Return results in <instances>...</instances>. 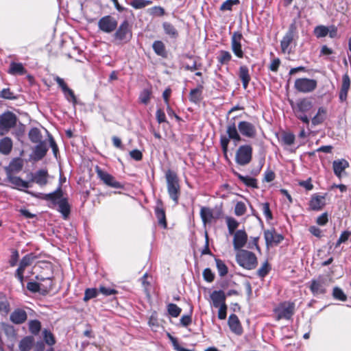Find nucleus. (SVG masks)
Wrapping results in <instances>:
<instances>
[{"mask_svg":"<svg viewBox=\"0 0 351 351\" xmlns=\"http://www.w3.org/2000/svg\"><path fill=\"white\" fill-rule=\"evenodd\" d=\"M290 104L296 117L308 127L310 123V119L306 114L309 112L313 107L312 100L309 98H303L298 99L295 103L291 101Z\"/></svg>","mask_w":351,"mask_h":351,"instance_id":"obj_1","label":"nucleus"},{"mask_svg":"<svg viewBox=\"0 0 351 351\" xmlns=\"http://www.w3.org/2000/svg\"><path fill=\"white\" fill-rule=\"evenodd\" d=\"M167 189L169 197L178 204L181 194L179 179L176 172L169 169L165 173Z\"/></svg>","mask_w":351,"mask_h":351,"instance_id":"obj_2","label":"nucleus"},{"mask_svg":"<svg viewBox=\"0 0 351 351\" xmlns=\"http://www.w3.org/2000/svg\"><path fill=\"white\" fill-rule=\"evenodd\" d=\"M236 260L241 267L248 270L254 269L258 263L256 255L245 250H240L237 252Z\"/></svg>","mask_w":351,"mask_h":351,"instance_id":"obj_3","label":"nucleus"},{"mask_svg":"<svg viewBox=\"0 0 351 351\" xmlns=\"http://www.w3.org/2000/svg\"><path fill=\"white\" fill-rule=\"evenodd\" d=\"M17 117L10 111H7L0 115V136L7 134L14 128L17 122Z\"/></svg>","mask_w":351,"mask_h":351,"instance_id":"obj_4","label":"nucleus"},{"mask_svg":"<svg viewBox=\"0 0 351 351\" xmlns=\"http://www.w3.org/2000/svg\"><path fill=\"white\" fill-rule=\"evenodd\" d=\"M276 315V319H291L295 311V304L293 302H282L280 303L274 310Z\"/></svg>","mask_w":351,"mask_h":351,"instance_id":"obj_5","label":"nucleus"},{"mask_svg":"<svg viewBox=\"0 0 351 351\" xmlns=\"http://www.w3.org/2000/svg\"><path fill=\"white\" fill-rule=\"evenodd\" d=\"M95 172L97 177L104 184L113 189H123L124 185L116 180L115 178L107 171L102 170L98 166L95 167Z\"/></svg>","mask_w":351,"mask_h":351,"instance_id":"obj_6","label":"nucleus"},{"mask_svg":"<svg viewBox=\"0 0 351 351\" xmlns=\"http://www.w3.org/2000/svg\"><path fill=\"white\" fill-rule=\"evenodd\" d=\"M252 158V147L249 145L240 146L235 156L236 162L241 166L249 164Z\"/></svg>","mask_w":351,"mask_h":351,"instance_id":"obj_7","label":"nucleus"},{"mask_svg":"<svg viewBox=\"0 0 351 351\" xmlns=\"http://www.w3.org/2000/svg\"><path fill=\"white\" fill-rule=\"evenodd\" d=\"M298 37L297 29L295 24L292 23L287 32L280 42L281 51L283 53H291L290 45Z\"/></svg>","mask_w":351,"mask_h":351,"instance_id":"obj_8","label":"nucleus"},{"mask_svg":"<svg viewBox=\"0 0 351 351\" xmlns=\"http://www.w3.org/2000/svg\"><path fill=\"white\" fill-rule=\"evenodd\" d=\"M308 285V288L314 296L324 295L326 293V280L322 276L312 279Z\"/></svg>","mask_w":351,"mask_h":351,"instance_id":"obj_9","label":"nucleus"},{"mask_svg":"<svg viewBox=\"0 0 351 351\" xmlns=\"http://www.w3.org/2000/svg\"><path fill=\"white\" fill-rule=\"evenodd\" d=\"M25 193L31 195L34 197L46 201H50L53 205H56L58 202L62 197V191L60 185L56 191L49 193H35L30 191H25Z\"/></svg>","mask_w":351,"mask_h":351,"instance_id":"obj_10","label":"nucleus"},{"mask_svg":"<svg viewBox=\"0 0 351 351\" xmlns=\"http://www.w3.org/2000/svg\"><path fill=\"white\" fill-rule=\"evenodd\" d=\"M317 82L315 80L306 77L297 79L294 84L295 88L298 91L304 93L313 92L317 88Z\"/></svg>","mask_w":351,"mask_h":351,"instance_id":"obj_11","label":"nucleus"},{"mask_svg":"<svg viewBox=\"0 0 351 351\" xmlns=\"http://www.w3.org/2000/svg\"><path fill=\"white\" fill-rule=\"evenodd\" d=\"M36 258L37 256L34 253H29L23 256L21 260L19 266L16 271L15 276L21 283L24 280L23 273L25 268L31 265Z\"/></svg>","mask_w":351,"mask_h":351,"instance_id":"obj_12","label":"nucleus"},{"mask_svg":"<svg viewBox=\"0 0 351 351\" xmlns=\"http://www.w3.org/2000/svg\"><path fill=\"white\" fill-rule=\"evenodd\" d=\"M238 129L241 135L247 138H254L257 134L255 125L246 121H240L238 124Z\"/></svg>","mask_w":351,"mask_h":351,"instance_id":"obj_13","label":"nucleus"},{"mask_svg":"<svg viewBox=\"0 0 351 351\" xmlns=\"http://www.w3.org/2000/svg\"><path fill=\"white\" fill-rule=\"evenodd\" d=\"M314 34L318 38L325 37L328 34L332 38L337 36V29L335 25H318L314 29Z\"/></svg>","mask_w":351,"mask_h":351,"instance_id":"obj_14","label":"nucleus"},{"mask_svg":"<svg viewBox=\"0 0 351 351\" xmlns=\"http://www.w3.org/2000/svg\"><path fill=\"white\" fill-rule=\"evenodd\" d=\"M6 179L12 184V187L17 190L25 192L26 190L25 189H27L30 186L28 182L22 180L20 177L13 176L10 172H7Z\"/></svg>","mask_w":351,"mask_h":351,"instance_id":"obj_15","label":"nucleus"},{"mask_svg":"<svg viewBox=\"0 0 351 351\" xmlns=\"http://www.w3.org/2000/svg\"><path fill=\"white\" fill-rule=\"evenodd\" d=\"M54 80L61 88L66 99L69 101H71L73 104H75L77 103V98L73 91L68 87L64 80L58 76H56L54 77Z\"/></svg>","mask_w":351,"mask_h":351,"instance_id":"obj_16","label":"nucleus"},{"mask_svg":"<svg viewBox=\"0 0 351 351\" xmlns=\"http://www.w3.org/2000/svg\"><path fill=\"white\" fill-rule=\"evenodd\" d=\"M155 215L158 219V224L163 228H166L167 223L166 220V214L163 203L161 199H158L154 208Z\"/></svg>","mask_w":351,"mask_h":351,"instance_id":"obj_17","label":"nucleus"},{"mask_svg":"<svg viewBox=\"0 0 351 351\" xmlns=\"http://www.w3.org/2000/svg\"><path fill=\"white\" fill-rule=\"evenodd\" d=\"M233 234V246L235 250L239 251L246 244L247 235L244 230H239Z\"/></svg>","mask_w":351,"mask_h":351,"instance_id":"obj_18","label":"nucleus"},{"mask_svg":"<svg viewBox=\"0 0 351 351\" xmlns=\"http://www.w3.org/2000/svg\"><path fill=\"white\" fill-rule=\"evenodd\" d=\"M115 38L121 41H128L132 37L129 23H121L114 34Z\"/></svg>","mask_w":351,"mask_h":351,"instance_id":"obj_19","label":"nucleus"},{"mask_svg":"<svg viewBox=\"0 0 351 351\" xmlns=\"http://www.w3.org/2000/svg\"><path fill=\"white\" fill-rule=\"evenodd\" d=\"M27 318V313L21 308L15 309L10 316V321L15 324H21L24 323Z\"/></svg>","mask_w":351,"mask_h":351,"instance_id":"obj_20","label":"nucleus"},{"mask_svg":"<svg viewBox=\"0 0 351 351\" xmlns=\"http://www.w3.org/2000/svg\"><path fill=\"white\" fill-rule=\"evenodd\" d=\"M326 204L325 196L313 195L309 202V206L313 210H320Z\"/></svg>","mask_w":351,"mask_h":351,"instance_id":"obj_21","label":"nucleus"},{"mask_svg":"<svg viewBox=\"0 0 351 351\" xmlns=\"http://www.w3.org/2000/svg\"><path fill=\"white\" fill-rule=\"evenodd\" d=\"M228 325L230 330L237 335H241L243 328L240 321L235 314H232L228 318Z\"/></svg>","mask_w":351,"mask_h":351,"instance_id":"obj_22","label":"nucleus"},{"mask_svg":"<svg viewBox=\"0 0 351 351\" xmlns=\"http://www.w3.org/2000/svg\"><path fill=\"white\" fill-rule=\"evenodd\" d=\"M210 297L213 302V305L215 308H218L223 304H226V295L221 290L213 291Z\"/></svg>","mask_w":351,"mask_h":351,"instance_id":"obj_23","label":"nucleus"},{"mask_svg":"<svg viewBox=\"0 0 351 351\" xmlns=\"http://www.w3.org/2000/svg\"><path fill=\"white\" fill-rule=\"evenodd\" d=\"M350 87V79L348 74H345L342 77V84L339 93V99L341 101L346 99L348 90Z\"/></svg>","mask_w":351,"mask_h":351,"instance_id":"obj_24","label":"nucleus"},{"mask_svg":"<svg viewBox=\"0 0 351 351\" xmlns=\"http://www.w3.org/2000/svg\"><path fill=\"white\" fill-rule=\"evenodd\" d=\"M47 171L43 169L38 170L32 175V181L40 186H45L47 183Z\"/></svg>","mask_w":351,"mask_h":351,"instance_id":"obj_25","label":"nucleus"},{"mask_svg":"<svg viewBox=\"0 0 351 351\" xmlns=\"http://www.w3.org/2000/svg\"><path fill=\"white\" fill-rule=\"evenodd\" d=\"M239 77L241 79L244 89L248 86L251 77L249 73V69L247 66L242 65L239 67Z\"/></svg>","mask_w":351,"mask_h":351,"instance_id":"obj_26","label":"nucleus"},{"mask_svg":"<svg viewBox=\"0 0 351 351\" xmlns=\"http://www.w3.org/2000/svg\"><path fill=\"white\" fill-rule=\"evenodd\" d=\"M349 166L347 160L344 159L335 160L332 163V167L335 174L338 177H341L342 172Z\"/></svg>","mask_w":351,"mask_h":351,"instance_id":"obj_27","label":"nucleus"},{"mask_svg":"<svg viewBox=\"0 0 351 351\" xmlns=\"http://www.w3.org/2000/svg\"><path fill=\"white\" fill-rule=\"evenodd\" d=\"M327 110L324 107H319L317 114L311 119V125L316 126L322 123L326 119Z\"/></svg>","mask_w":351,"mask_h":351,"instance_id":"obj_28","label":"nucleus"},{"mask_svg":"<svg viewBox=\"0 0 351 351\" xmlns=\"http://www.w3.org/2000/svg\"><path fill=\"white\" fill-rule=\"evenodd\" d=\"M27 72L22 63L12 62L10 64L8 73L12 75H23Z\"/></svg>","mask_w":351,"mask_h":351,"instance_id":"obj_29","label":"nucleus"},{"mask_svg":"<svg viewBox=\"0 0 351 351\" xmlns=\"http://www.w3.org/2000/svg\"><path fill=\"white\" fill-rule=\"evenodd\" d=\"M226 132L228 138L234 141L235 143L241 141V137L239 134L234 122L230 123L227 127Z\"/></svg>","mask_w":351,"mask_h":351,"instance_id":"obj_30","label":"nucleus"},{"mask_svg":"<svg viewBox=\"0 0 351 351\" xmlns=\"http://www.w3.org/2000/svg\"><path fill=\"white\" fill-rule=\"evenodd\" d=\"M34 344V338L32 336H26L19 343L20 351H29Z\"/></svg>","mask_w":351,"mask_h":351,"instance_id":"obj_31","label":"nucleus"},{"mask_svg":"<svg viewBox=\"0 0 351 351\" xmlns=\"http://www.w3.org/2000/svg\"><path fill=\"white\" fill-rule=\"evenodd\" d=\"M203 85L199 84L197 88L191 90L189 93V100L195 104L199 103L202 99Z\"/></svg>","mask_w":351,"mask_h":351,"instance_id":"obj_32","label":"nucleus"},{"mask_svg":"<svg viewBox=\"0 0 351 351\" xmlns=\"http://www.w3.org/2000/svg\"><path fill=\"white\" fill-rule=\"evenodd\" d=\"M12 141L9 137H4L0 140V153L8 155L12 149Z\"/></svg>","mask_w":351,"mask_h":351,"instance_id":"obj_33","label":"nucleus"},{"mask_svg":"<svg viewBox=\"0 0 351 351\" xmlns=\"http://www.w3.org/2000/svg\"><path fill=\"white\" fill-rule=\"evenodd\" d=\"M48 147L45 142L41 141L38 143V144L35 147L34 151L36 159H42L46 155Z\"/></svg>","mask_w":351,"mask_h":351,"instance_id":"obj_34","label":"nucleus"},{"mask_svg":"<svg viewBox=\"0 0 351 351\" xmlns=\"http://www.w3.org/2000/svg\"><path fill=\"white\" fill-rule=\"evenodd\" d=\"M200 217L204 225L210 223L213 217V210L208 207H202L200 210Z\"/></svg>","mask_w":351,"mask_h":351,"instance_id":"obj_35","label":"nucleus"},{"mask_svg":"<svg viewBox=\"0 0 351 351\" xmlns=\"http://www.w3.org/2000/svg\"><path fill=\"white\" fill-rule=\"evenodd\" d=\"M58 205V211L62 213L64 219H66L70 214V206L66 198L62 197L56 204Z\"/></svg>","mask_w":351,"mask_h":351,"instance_id":"obj_36","label":"nucleus"},{"mask_svg":"<svg viewBox=\"0 0 351 351\" xmlns=\"http://www.w3.org/2000/svg\"><path fill=\"white\" fill-rule=\"evenodd\" d=\"M23 161L20 158L14 159L9 165V167L6 169V173L10 172L11 174L13 173L19 172L23 168Z\"/></svg>","mask_w":351,"mask_h":351,"instance_id":"obj_37","label":"nucleus"},{"mask_svg":"<svg viewBox=\"0 0 351 351\" xmlns=\"http://www.w3.org/2000/svg\"><path fill=\"white\" fill-rule=\"evenodd\" d=\"M234 175L237 176V177L239 179V180L241 181L243 183H244L246 186H250L252 188L258 187L256 179H255L252 177H250V176H243L237 172H234Z\"/></svg>","mask_w":351,"mask_h":351,"instance_id":"obj_38","label":"nucleus"},{"mask_svg":"<svg viewBox=\"0 0 351 351\" xmlns=\"http://www.w3.org/2000/svg\"><path fill=\"white\" fill-rule=\"evenodd\" d=\"M154 52L160 56L166 57L167 51L164 43L160 40H156L152 45Z\"/></svg>","mask_w":351,"mask_h":351,"instance_id":"obj_39","label":"nucleus"},{"mask_svg":"<svg viewBox=\"0 0 351 351\" xmlns=\"http://www.w3.org/2000/svg\"><path fill=\"white\" fill-rule=\"evenodd\" d=\"M240 4V0H226L220 6L219 10L222 12L232 11L234 6Z\"/></svg>","mask_w":351,"mask_h":351,"instance_id":"obj_40","label":"nucleus"},{"mask_svg":"<svg viewBox=\"0 0 351 351\" xmlns=\"http://www.w3.org/2000/svg\"><path fill=\"white\" fill-rule=\"evenodd\" d=\"M29 138L32 143H37L41 142V134L37 128H32L29 132Z\"/></svg>","mask_w":351,"mask_h":351,"instance_id":"obj_41","label":"nucleus"},{"mask_svg":"<svg viewBox=\"0 0 351 351\" xmlns=\"http://www.w3.org/2000/svg\"><path fill=\"white\" fill-rule=\"evenodd\" d=\"M226 220L229 234H234L236 232L235 230L238 228L239 225V222L234 218L231 217H227Z\"/></svg>","mask_w":351,"mask_h":351,"instance_id":"obj_42","label":"nucleus"},{"mask_svg":"<svg viewBox=\"0 0 351 351\" xmlns=\"http://www.w3.org/2000/svg\"><path fill=\"white\" fill-rule=\"evenodd\" d=\"M163 28L166 34L171 38H177L178 32L171 23H163Z\"/></svg>","mask_w":351,"mask_h":351,"instance_id":"obj_43","label":"nucleus"},{"mask_svg":"<svg viewBox=\"0 0 351 351\" xmlns=\"http://www.w3.org/2000/svg\"><path fill=\"white\" fill-rule=\"evenodd\" d=\"M41 329V324L40 322L37 320H31L29 322V332L33 335H38Z\"/></svg>","mask_w":351,"mask_h":351,"instance_id":"obj_44","label":"nucleus"},{"mask_svg":"<svg viewBox=\"0 0 351 351\" xmlns=\"http://www.w3.org/2000/svg\"><path fill=\"white\" fill-rule=\"evenodd\" d=\"M215 262L219 275L221 277L225 276L228 272L227 266L224 262L220 259L215 258Z\"/></svg>","mask_w":351,"mask_h":351,"instance_id":"obj_45","label":"nucleus"},{"mask_svg":"<svg viewBox=\"0 0 351 351\" xmlns=\"http://www.w3.org/2000/svg\"><path fill=\"white\" fill-rule=\"evenodd\" d=\"M332 296L335 300L345 302L347 300V295L344 293L343 291L338 287H335L332 291Z\"/></svg>","mask_w":351,"mask_h":351,"instance_id":"obj_46","label":"nucleus"},{"mask_svg":"<svg viewBox=\"0 0 351 351\" xmlns=\"http://www.w3.org/2000/svg\"><path fill=\"white\" fill-rule=\"evenodd\" d=\"M152 3L149 0H132L130 5L135 9H141L151 5Z\"/></svg>","mask_w":351,"mask_h":351,"instance_id":"obj_47","label":"nucleus"},{"mask_svg":"<svg viewBox=\"0 0 351 351\" xmlns=\"http://www.w3.org/2000/svg\"><path fill=\"white\" fill-rule=\"evenodd\" d=\"M167 311L171 317H178L180 315L182 309L176 304L170 303L167 305Z\"/></svg>","mask_w":351,"mask_h":351,"instance_id":"obj_48","label":"nucleus"},{"mask_svg":"<svg viewBox=\"0 0 351 351\" xmlns=\"http://www.w3.org/2000/svg\"><path fill=\"white\" fill-rule=\"evenodd\" d=\"M232 58V56L230 52L227 51H221L219 52V55L217 57L218 61L221 64H228Z\"/></svg>","mask_w":351,"mask_h":351,"instance_id":"obj_49","label":"nucleus"},{"mask_svg":"<svg viewBox=\"0 0 351 351\" xmlns=\"http://www.w3.org/2000/svg\"><path fill=\"white\" fill-rule=\"evenodd\" d=\"M281 141L284 145H291L295 141V135L291 132H284L282 134Z\"/></svg>","mask_w":351,"mask_h":351,"instance_id":"obj_50","label":"nucleus"},{"mask_svg":"<svg viewBox=\"0 0 351 351\" xmlns=\"http://www.w3.org/2000/svg\"><path fill=\"white\" fill-rule=\"evenodd\" d=\"M43 339L47 344L53 346L56 343L53 335L47 329L43 330Z\"/></svg>","mask_w":351,"mask_h":351,"instance_id":"obj_51","label":"nucleus"},{"mask_svg":"<svg viewBox=\"0 0 351 351\" xmlns=\"http://www.w3.org/2000/svg\"><path fill=\"white\" fill-rule=\"evenodd\" d=\"M275 233L274 230H267L264 232V237L267 245L275 243Z\"/></svg>","mask_w":351,"mask_h":351,"instance_id":"obj_52","label":"nucleus"},{"mask_svg":"<svg viewBox=\"0 0 351 351\" xmlns=\"http://www.w3.org/2000/svg\"><path fill=\"white\" fill-rule=\"evenodd\" d=\"M9 303L4 293L0 292V311L8 313L9 311Z\"/></svg>","mask_w":351,"mask_h":351,"instance_id":"obj_53","label":"nucleus"},{"mask_svg":"<svg viewBox=\"0 0 351 351\" xmlns=\"http://www.w3.org/2000/svg\"><path fill=\"white\" fill-rule=\"evenodd\" d=\"M247 210L246 206L243 202H238L234 207V214L237 216L243 215Z\"/></svg>","mask_w":351,"mask_h":351,"instance_id":"obj_54","label":"nucleus"},{"mask_svg":"<svg viewBox=\"0 0 351 351\" xmlns=\"http://www.w3.org/2000/svg\"><path fill=\"white\" fill-rule=\"evenodd\" d=\"M98 291L95 288L86 289L84 293V300L88 301L97 296Z\"/></svg>","mask_w":351,"mask_h":351,"instance_id":"obj_55","label":"nucleus"},{"mask_svg":"<svg viewBox=\"0 0 351 351\" xmlns=\"http://www.w3.org/2000/svg\"><path fill=\"white\" fill-rule=\"evenodd\" d=\"M232 49L234 53L239 58H243V52L241 49V42H232Z\"/></svg>","mask_w":351,"mask_h":351,"instance_id":"obj_56","label":"nucleus"},{"mask_svg":"<svg viewBox=\"0 0 351 351\" xmlns=\"http://www.w3.org/2000/svg\"><path fill=\"white\" fill-rule=\"evenodd\" d=\"M261 209L267 220H271L273 218L272 213L269 208V204L264 202L261 204Z\"/></svg>","mask_w":351,"mask_h":351,"instance_id":"obj_57","label":"nucleus"},{"mask_svg":"<svg viewBox=\"0 0 351 351\" xmlns=\"http://www.w3.org/2000/svg\"><path fill=\"white\" fill-rule=\"evenodd\" d=\"M151 92L148 89H144L139 95L140 101L147 105L150 100Z\"/></svg>","mask_w":351,"mask_h":351,"instance_id":"obj_58","label":"nucleus"},{"mask_svg":"<svg viewBox=\"0 0 351 351\" xmlns=\"http://www.w3.org/2000/svg\"><path fill=\"white\" fill-rule=\"evenodd\" d=\"M350 236H351V232L350 231H348V230L343 231L341 234L339 239L337 240V243H335V247H337L341 243L346 242L349 239Z\"/></svg>","mask_w":351,"mask_h":351,"instance_id":"obj_59","label":"nucleus"},{"mask_svg":"<svg viewBox=\"0 0 351 351\" xmlns=\"http://www.w3.org/2000/svg\"><path fill=\"white\" fill-rule=\"evenodd\" d=\"M270 271V267L267 262H265L263 265L258 269L257 274L261 278L265 277Z\"/></svg>","mask_w":351,"mask_h":351,"instance_id":"obj_60","label":"nucleus"},{"mask_svg":"<svg viewBox=\"0 0 351 351\" xmlns=\"http://www.w3.org/2000/svg\"><path fill=\"white\" fill-rule=\"evenodd\" d=\"M117 23H98L99 28L107 33H110L114 30Z\"/></svg>","mask_w":351,"mask_h":351,"instance_id":"obj_61","label":"nucleus"},{"mask_svg":"<svg viewBox=\"0 0 351 351\" xmlns=\"http://www.w3.org/2000/svg\"><path fill=\"white\" fill-rule=\"evenodd\" d=\"M0 97L3 99L10 100L16 99V97L10 88H3L0 93Z\"/></svg>","mask_w":351,"mask_h":351,"instance_id":"obj_62","label":"nucleus"},{"mask_svg":"<svg viewBox=\"0 0 351 351\" xmlns=\"http://www.w3.org/2000/svg\"><path fill=\"white\" fill-rule=\"evenodd\" d=\"M203 278L208 282H212L215 279V274L210 268H206L203 271Z\"/></svg>","mask_w":351,"mask_h":351,"instance_id":"obj_63","label":"nucleus"},{"mask_svg":"<svg viewBox=\"0 0 351 351\" xmlns=\"http://www.w3.org/2000/svg\"><path fill=\"white\" fill-rule=\"evenodd\" d=\"M27 288L33 293H37L40 291V284L36 282H29L27 285Z\"/></svg>","mask_w":351,"mask_h":351,"instance_id":"obj_64","label":"nucleus"}]
</instances>
